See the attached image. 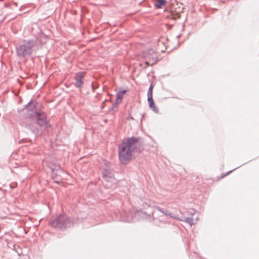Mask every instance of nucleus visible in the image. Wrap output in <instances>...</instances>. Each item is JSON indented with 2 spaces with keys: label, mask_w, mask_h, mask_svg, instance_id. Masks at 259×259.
<instances>
[{
  "label": "nucleus",
  "mask_w": 259,
  "mask_h": 259,
  "mask_svg": "<svg viewBox=\"0 0 259 259\" xmlns=\"http://www.w3.org/2000/svg\"><path fill=\"white\" fill-rule=\"evenodd\" d=\"M137 140L134 138L127 139L119 147V159L122 164L127 163L132 158L137 147Z\"/></svg>",
  "instance_id": "1"
},
{
  "label": "nucleus",
  "mask_w": 259,
  "mask_h": 259,
  "mask_svg": "<svg viewBox=\"0 0 259 259\" xmlns=\"http://www.w3.org/2000/svg\"><path fill=\"white\" fill-rule=\"evenodd\" d=\"M50 225L54 228H63L70 227L71 222L67 218L64 216H60L59 217L51 221Z\"/></svg>",
  "instance_id": "2"
},
{
  "label": "nucleus",
  "mask_w": 259,
  "mask_h": 259,
  "mask_svg": "<svg viewBox=\"0 0 259 259\" xmlns=\"http://www.w3.org/2000/svg\"><path fill=\"white\" fill-rule=\"evenodd\" d=\"M33 47V44L32 41H28L26 44L20 46L17 49V53L19 56L24 57L26 55H30L31 50Z\"/></svg>",
  "instance_id": "3"
},
{
  "label": "nucleus",
  "mask_w": 259,
  "mask_h": 259,
  "mask_svg": "<svg viewBox=\"0 0 259 259\" xmlns=\"http://www.w3.org/2000/svg\"><path fill=\"white\" fill-rule=\"evenodd\" d=\"M178 3L172 4L170 7V15L168 17L170 19H176L181 17L183 8Z\"/></svg>",
  "instance_id": "4"
},
{
  "label": "nucleus",
  "mask_w": 259,
  "mask_h": 259,
  "mask_svg": "<svg viewBox=\"0 0 259 259\" xmlns=\"http://www.w3.org/2000/svg\"><path fill=\"white\" fill-rule=\"evenodd\" d=\"M145 63L148 65H152L156 62V54L153 50H149L144 54Z\"/></svg>",
  "instance_id": "5"
},
{
  "label": "nucleus",
  "mask_w": 259,
  "mask_h": 259,
  "mask_svg": "<svg viewBox=\"0 0 259 259\" xmlns=\"http://www.w3.org/2000/svg\"><path fill=\"white\" fill-rule=\"evenodd\" d=\"M37 123L40 126L46 125L48 123L46 115L44 113H37Z\"/></svg>",
  "instance_id": "6"
},
{
  "label": "nucleus",
  "mask_w": 259,
  "mask_h": 259,
  "mask_svg": "<svg viewBox=\"0 0 259 259\" xmlns=\"http://www.w3.org/2000/svg\"><path fill=\"white\" fill-rule=\"evenodd\" d=\"M84 74L83 72H79L76 74L75 76V86L80 88L83 83Z\"/></svg>",
  "instance_id": "7"
},
{
  "label": "nucleus",
  "mask_w": 259,
  "mask_h": 259,
  "mask_svg": "<svg viewBox=\"0 0 259 259\" xmlns=\"http://www.w3.org/2000/svg\"><path fill=\"white\" fill-rule=\"evenodd\" d=\"M166 1L165 0H157L156 1V6L158 8H161L165 6Z\"/></svg>",
  "instance_id": "8"
},
{
  "label": "nucleus",
  "mask_w": 259,
  "mask_h": 259,
  "mask_svg": "<svg viewBox=\"0 0 259 259\" xmlns=\"http://www.w3.org/2000/svg\"><path fill=\"white\" fill-rule=\"evenodd\" d=\"M148 101L150 107L152 108L154 110H155V106L153 100V97H148Z\"/></svg>",
  "instance_id": "9"
},
{
  "label": "nucleus",
  "mask_w": 259,
  "mask_h": 259,
  "mask_svg": "<svg viewBox=\"0 0 259 259\" xmlns=\"http://www.w3.org/2000/svg\"><path fill=\"white\" fill-rule=\"evenodd\" d=\"M153 88V85H152V84H151V85L150 86V88L148 91V93H147L148 97H152Z\"/></svg>",
  "instance_id": "10"
},
{
  "label": "nucleus",
  "mask_w": 259,
  "mask_h": 259,
  "mask_svg": "<svg viewBox=\"0 0 259 259\" xmlns=\"http://www.w3.org/2000/svg\"><path fill=\"white\" fill-rule=\"evenodd\" d=\"M125 92H123V93H118L117 94V101H118V100H119L120 102L121 101V99H122V95Z\"/></svg>",
  "instance_id": "11"
},
{
  "label": "nucleus",
  "mask_w": 259,
  "mask_h": 259,
  "mask_svg": "<svg viewBox=\"0 0 259 259\" xmlns=\"http://www.w3.org/2000/svg\"><path fill=\"white\" fill-rule=\"evenodd\" d=\"M110 174V172L109 171H106L105 174H103V175L104 177H107Z\"/></svg>",
  "instance_id": "12"
}]
</instances>
